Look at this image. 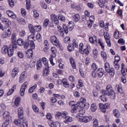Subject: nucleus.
<instances>
[{"instance_id":"obj_1","label":"nucleus","mask_w":127,"mask_h":127,"mask_svg":"<svg viewBox=\"0 0 127 127\" xmlns=\"http://www.w3.org/2000/svg\"><path fill=\"white\" fill-rule=\"evenodd\" d=\"M100 92L102 95L100 96V99L103 102H107L108 101V98L105 97V96H110L112 100L116 99V92L112 89V86L111 85H107L106 90L102 89Z\"/></svg>"},{"instance_id":"obj_2","label":"nucleus","mask_w":127,"mask_h":127,"mask_svg":"<svg viewBox=\"0 0 127 127\" xmlns=\"http://www.w3.org/2000/svg\"><path fill=\"white\" fill-rule=\"evenodd\" d=\"M14 123L16 126L19 127H28V124H27V120L25 118L23 119H16L14 121Z\"/></svg>"},{"instance_id":"obj_3","label":"nucleus","mask_w":127,"mask_h":127,"mask_svg":"<svg viewBox=\"0 0 127 127\" xmlns=\"http://www.w3.org/2000/svg\"><path fill=\"white\" fill-rule=\"evenodd\" d=\"M3 117L4 120H6L3 124L2 125V127H7L9 125V122H10V120L11 119V117L9 116V113L8 112L5 111L3 114Z\"/></svg>"},{"instance_id":"obj_4","label":"nucleus","mask_w":127,"mask_h":127,"mask_svg":"<svg viewBox=\"0 0 127 127\" xmlns=\"http://www.w3.org/2000/svg\"><path fill=\"white\" fill-rule=\"evenodd\" d=\"M29 29L32 35H35V33L41 31V26L37 25L33 27L32 24L29 25Z\"/></svg>"},{"instance_id":"obj_5","label":"nucleus","mask_w":127,"mask_h":127,"mask_svg":"<svg viewBox=\"0 0 127 127\" xmlns=\"http://www.w3.org/2000/svg\"><path fill=\"white\" fill-rule=\"evenodd\" d=\"M76 105L80 108H85L86 106L89 107V104L86 103V99L82 97L80 98L79 101L77 102Z\"/></svg>"},{"instance_id":"obj_6","label":"nucleus","mask_w":127,"mask_h":127,"mask_svg":"<svg viewBox=\"0 0 127 127\" xmlns=\"http://www.w3.org/2000/svg\"><path fill=\"white\" fill-rule=\"evenodd\" d=\"M23 46L24 49H28V48H31V49H34L35 48V45L33 41L31 42H24Z\"/></svg>"},{"instance_id":"obj_7","label":"nucleus","mask_w":127,"mask_h":127,"mask_svg":"<svg viewBox=\"0 0 127 127\" xmlns=\"http://www.w3.org/2000/svg\"><path fill=\"white\" fill-rule=\"evenodd\" d=\"M93 119V117L92 116H79V118H78V121L80 122V123H89V122H91Z\"/></svg>"},{"instance_id":"obj_8","label":"nucleus","mask_w":127,"mask_h":127,"mask_svg":"<svg viewBox=\"0 0 127 127\" xmlns=\"http://www.w3.org/2000/svg\"><path fill=\"white\" fill-rule=\"evenodd\" d=\"M50 41L54 44L57 46V47H60V43L59 42V40L57 39V37L55 36H52L51 37Z\"/></svg>"},{"instance_id":"obj_9","label":"nucleus","mask_w":127,"mask_h":127,"mask_svg":"<svg viewBox=\"0 0 127 127\" xmlns=\"http://www.w3.org/2000/svg\"><path fill=\"white\" fill-rule=\"evenodd\" d=\"M27 85H28V82L26 81L25 83L23 84V85L21 87V89L20 90V95L22 97L24 96V93H25V89L27 88Z\"/></svg>"},{"instance_id":"obj_10","label":"nucleus","mask_w":127,"mask_h":127,"mask_svg":"<svg viewBox=\"0 0 127 127\" xmlns=\"http://www.w3.org/2000/svg\"><path fill=\"white\" fill-rule=\"evenodd\" d=\"M96 74L99 78H102L104 76V74H105L104 69L102 68H98L96 71Z\"/></svg>"},{"instance_id":"obj_11","label":"nucleus","mask_w":127,"mask_h":127,"mask_svg":"<svg viewBox=\"0 0 127 127\" xmlns=\"http://www.w3.org/2000/svg\"><path fill=\"white\" fill-rule=\"evenodd\" d=\"M51 19L52 22H54L56 25L59 24V20L57 19V16L54 14H52L51 15Z\"/></svg>"},{"instance_id":"obj_12","label":"nucleus","mask_w":127,"mask_h":127,"mask_svg":"<svg viewBox=\"0 0 127 127\" xmlns=\"http://www.w3.org/2000/svg\"><path fill=\"white\" fill-rule=\"evenodd\" d=\"M18 118L20 119V120H23L24 119L23 117V109L21 107L18 108Z\"/></svg>"},{"instance_id":"obj_13","label":"nucleus","mask_w":127,"mask_h":127,"mask_svg":"<svg viewBox=\"0 0 127 127\" xmlns=\"http://www.w3.org/2000/svg\"><path fill=\"white\" fill-rule=\"evenodd\" d=\"M19 72V69H18V67L14 68L12 71L11 77H12V78H15V77L17 76Z\"/></svg>"},{"instance_id":"obj_14","label":"nucleus","mask_w":127,"mask_h":127,"mask_svg":"<svg viewBox=\"0 0 127 127\" xmlns=\"http://www.w3.org/2000/svg\"><path fill=\"white\" fill-rule=\"evenodd\" d=\"M10 35H11V32H3L1 34V37L2 39H5V38L9 37Z\"/></svg>"},{"instance_id":"obj_15","label":"nucleus","mask_w":127,"mask_h":127,"mask_svg":"<svg viewBox=\"0 0 127 127\" xmlns=\"http://www.w3.org/2000/svg\"><path fill=\"white\" fill-rule=\"evenodd\" d=\"M27 76V74L26 72H23L19 77V82L20 83H23V81L25 78H26V76Z\"/></svg>"},{"instance_id":"obj_16","label":"nucleus","mask_w":127,"mask_h":127,"mask_svg":"<svg viewBox=\"0 0 127 127\" xmlns=\"http://www.w3.org/2000/svg\"><path fill=\"white\" fill-rule=\"evenodd\" d=\"M50 127H61V124L59 122H51L49 123Z\"/></svg>"},{"instance_id":"obj_17","label":"nucleus","mask_w":127,"mask_h":127,"mask_svg":"<svg viewBox=\"0 0 127 127\" xmlns=\"http://www.w3.org/2000/svg\"><path fill=\"white\" fill-rule=\"evenodd\" d=\"M6 13H7V15H8L10 17H11V18H13V19H15L16 18V15L12 12V11L10 10H7Z\"/></svg>"},{"instance_id":"obj_18","label":"nucleus","mask_w":127,"mask_h":127,"mask_svg":"<svg viewBox=\"0 0 127 127\" xmlns=\"http://www.w3.org/2000/svg\"><path fill=\"white\" fill-rule=\"evenodd\" d=\"M69 62L73 69H76V63L72 57H69Z\"/></svg>"},{"instance_id":"obj_19","label":"nucleus","mask_w":127,"mask_h":127,"mask_svg":"<svg viewBox=\"0 0 127 127\" xmlns=\"http://www.w3.org/2000/svg\"><path fill=\"white\" fill-rule=\"evenodd\" d=\"M62 83H63L64 87H65V88H69V83H68L66 78H63L62 80Z\"/></svg>"},{"instance_id":"obj_20","label":"nucleus","mask_w":127,"mask_h":127,"mask_svg":"<svg viewBox=\"0 0 127 127\" xmlns=\"http://www.w3.org/2000/svg\"><path fill=\"white\" fill-rule=\"evenodd\" d=\"M67 115H66L64 118L65 120L64 121V123H65V124H67V123H71V122H72V121H73V118H72V117H67L66 116Z\"/></svg>"},{"instance_id":"obj_21","label":"nucleus","mask_w":127,"mask_h":127,"mask_svg":"<svg viewBox=\"0 0 127 127\" xmlns=\"http://www.w3.org/2000/svg\"><path fill=\"white\" fill-rule=\"evenodd\" d=\"M89 39L90 43H92V44H94L95 42L97 43V37H96V36H93V37H90Z\"/></svg>"},{"instance_id":"obj_22","label":"nucleus","mask_w":127,"mask_h":127,"mask_svg":"<svg viewBox=\"0 0 127 127\" xmlns=\"http://www.w3.org/2000/svg\"><path fill=\"white\" fill-rule=\"evenodd\" d=\"M9 48L7 47V46H4L2 49L1 52L2 53V54H6L7 53V51H8Z\"/></svg>"},{"instance_id":"obj_23","label":"nucleus","mask_w":127,"mask_h":127,"mask_svg":"<svg viewBox=\"0 0 127 127\" xmlns=\"http://www.w3.org/2000/svg\"><path fill=\"white\" fill-rule=\"evenodd\" d=\"M67 115L66 113L64 112L63 113H61L60 112H57L56 114V118H57L58 119H59L60 117H63V118H64Z\"/></svg>"},{"instance_id":"obj_24","label":"nucleus","mask_w":127,"mask_h":127,"mask_svg":"<svg viewBox=\"0 0 127 127\" xmlns=\"http://www.w3.org/2000/svg\"><path fill=\"white\" fill-rule=\"evenodd\" d=\"M4 29H6L7 32H11V28L9 26L8 22L6 23L4 25Z\"/></svg>"},{"instance_id":"obj_25","label":"nucleus","mask_w":127,"mask_h":127,"mask_svg":"<svg viewBox=\"0 0 127 127\" xmlns=\"http://www.w3.org/2000/svg\"><path fill=\"white\" fill-rule=\"evenodd\" d=\"M17 43L19 46H23L24 44V41L21 38H19L17 40Z\"/></svg>"},{"instance_id":"obj_26","label":"nucleus","mask_w":127,"mask_h":127,"mask_svg":"<svg viewBox=\"0 0 127 127\" xmlns=\"http://www.w3.org/2000/svg\"><path fill=\"white\" fill-rule=\"evenodd\" d=\"M8 56L9 57H11L13 55V49H12L11 48H9L7 52Z\"/></svg>"},{"instance_id":"obj_27","label":"nucleus","mask_w":127,"mask_h":127,"mask_svg":"<svg viewBox=\"0 0 127 127\" xmlns=\"http://www.w3.org/2000/svg\"><path fill=\"white\" fill-rule=\"evenodd\" d=\"M107 73H110L111 77H114L115 76V68L114 67L109 68V72H107Z\"/></svg>"},{"instance_id":"obj_28","label":"nucleus","mask_w":127,"mask_h":127,"mask_svg":"<svg viewBox=\"0 0 127 127\" xmlns=\"http://www.w3.org/2000/svg\"><path fill=\"white\" fill-rule=\"evenodd\" d=\"M99 109L103 112V113H106V107L105 105L102 103L99 104Z\"/></svg>"},{"instance_id":"obj_29","label":"nucleus","mask_w":127,"mask_h":127,"mask_svg":"<svg viewBox=\"0 0 127 127\" xmlns=\"http://www.w3.org/2000/svg\"><path fill=\"white\" fill-rule=\"evenodd\" d=\"M32 49H29L28 50L27 54H30V56H28V58L31 59L32 58L33 56V52L32 51Z\"/></svg>"},{"instance_id":"obj_30","label":"nucleus","mask_w":127,"mask_h":127,"mask_svg":"<svg viewBox=\"0 0 127 127\" xmlns=\"http://www.w3.org/2000/svg\"><path fill=\"white\" fill-rule=\"evenodd\" d=\"M16 88V86H13L12 88H11L8 92L7 94V96H10V95H11L12 93L14 92V90H15Z\"/></svg>"},{"instance_id":"obj_31","label":"nucleus","mask_w":127,"mask_h":127,"mask_svg":"<svg viewBox=\"0 0 127 127\" xmlns=\"http://www.w3.org/2000/svg\"><path fill=\"white\" fill-rule=\"evenodd\" d=\"M80 53H81V54H85V55H88V54L90 53V51H89V50H88V49L86 48L81 50L80 52Z\"/></svg>"},{"instance_id":"obj_32","label":"nucleus","mask_w":127,"mask_h":127,"mask_svg":"<svg viewBox=\"0 0 127 127\" xmlns=\"http://www.w3.org/2000/svg\"><path fill=\"white\" fill-rule=\"evenodd\" d=\"M20 103V97H16L14 102L15 106H16V107H18V106H19Z\"/></svg>"},{"instance_id":"obj_33","label":"nucleus","mask_w":127,"mask_h":127,"mask_svg":"<svg viewBox=\"0 0 127 127\" xmlns=\"http://www.w3.org/2000/svg\"><path fill=\"white\" fill-rule=\"evenodd\" d=\"M17 21L19 23H20V24H22V25L25 24V20L22 18H18Z\"/></svg>"},{"instance_id":"obj_34","label":"nucleus","mask_w":127,"mask_h":127,"mask_svg":"<svg viewBox=\"0 0 127 127\" xmlns=\"http://www.w3.org/2000/svg\"><path fill=\"white\" fill-rule=\"evenodd\" d=\"M67 49L69 52H72V51H73L74 49V48L73 46V44H68L67 46Z\"/></svg>"},{"instance_id":"obj_35","label":"nucleus","mask_w":127,"mask_h":127,"mask_svg":"<svg viewBox=\"0 0 127 127\" xmlns=\"http://www.w3.org/2000/svg\"><path fill=\"white\" fill-rule=\"evenodd\" d=\"M68 27L69 31H72V30L74 28V25L72 21L68 22Z\"/></svg>"},{"instance_id":"obj_36","label":"nucleus","mask_w":127,"mask_h":127,"mask_svg":"<svg viewBox=\"0 0 127 127\" xmlns=\"http://www.w3.org/2000/svg\"><path fill=\"white\" fill-rule=\"evenodd\" d=\"M113 113L115 117H116V118H120V111H119L118 109H116L114 110Z\"/></svg>"},{"instance_id":"obj_37","label":"nucleus","mask_w":127,"mask_h":127,"mask_svg":"<svg viewBox=\"0 0 127 127\" xmlns=\"http://www.w3.org/2000/svg\"><path fill=\"white\" fill-rule=\"evenodd\" d=\"M10 48H11V49H13V50L17 48V44L16 43V42H12L11 47H10Z\"/></svg>"},{"instance_id":"obj_38","label":"nucleus","mask_w":127,"mask_h":127,"mask_svg":"<svg viewBox=\"0 0 127 127\" xmlns=\"http://www.w3.org/2000/svg\"><path fill=\"white\" fill-rule=\"evenodd\" d=\"M64 41L66 44H69L70 42H71V39L70 38V37H66L64 38Z\"/></svg>"},{"instance_id":"obj_39","label":"nucleus","mask_w":127,"mask_h":127,"mask_svg":"<svg viewBox=\"0 0 127 127\" xmlns=\"http://www.w3.org/2000/svg\"><path fill=\"white\" fill-rule=\"evenodd\" d=\"M73 18L75 22H78L80 20V15L78 14H76L73 16Z\"/></svg>"},{"instance_id":"obj_40","label":"nucleus","mask_w":127,"mask_h":127,"mask_svg":"<svg viewBox=\"0 0 127 127\" xmlns=\"http://www.w3.org/2000/svg\"><path fill=\"white\" fill-rule=\"evenodd\" d=\"M37 87V85L36 84H35L33 86H32L31 88H29L28 92L30 93V94H31V93L33 92L34 90H35V88Z\"/></svg>"},{"instance_id":"obj_41","label":"nucleus","mask_w":127,"mask_h":127,"mask_svg":"<svg viewBox=\"0 0 127 127\" xmlns=\"http://www.w3.org/2000/svg\"><path fill=\"white\" fill-rule=\"evenodd\" d=\"M110 64H109V63H106L105 64V69L106 71V72H110Z\"/></svg>"},{"instance_id":"obj_42","label":"nucleus","mask_w":127,"mask_h":127,"mask_svg":"<svg viewBox=\"0 0 127 127\" xmlns=\"http://www.w3.org/2000/svg\"><path fill=\"white\" fill-rule=\"evenodd\" d=\"M42 62H43L44 65L47 67L48 66V61H47V59H46L45 58H43L42 59Z\"/></svg>"},{"instance_id":"obj_43","label":"nucleus","mask_w":127,"mask_h":127,"mask_svg":"<svg viewBox=\"0 0 127 127\" xmlns=\"http://www.w3.org/2000/svg\"><path fill=\"white\" fill-rule=\"evenodd\" d=\"M45 49L46 50L49 49V43H48V40H45L44 42Z\"/></svg>"},{"instance_id":"obj_44","label":"nucleus","mask_w":127,"mask_h":127,"mask_svg":"<svg viewBox=\"0 0 127 127\" xmlns=\"http://www.w3.org/2000/svg\"><path fill=\"white\" fill-rule=\"evenodd\" d=\"M8 3L11 7L14 6V0H8Z\"/></svg>"},{"instance_id":"obj_45","label":"nucleus","mask_w":127,"mask_h":127,"mask_svg":"<svg viewBox=\"0 0 127 127\" xmlns=\"http://www.w3.org/2000/svg\"><path fill=\"white\" fill-rule=\"evenodd\" d=\"M91 69L93 70L94 71H96L97 69H98V66L95 63H93L91 65Z\"/></svg>"},{"instance_id":"obj_46","label":"nucleus","mask_w":127,"mask_h":127,"mask_svg":"<svg viewBox=\"0 0 127 127\" xmlns=\"http://www.w3.org/2000/svg\"><path fill=\"white\" fill-rule=\"evenodd\" d=\"M114 66L116 70H118L120 69V64L118 62H114Z\"/></svg>"},{"instance_id":"obj_47","label":"nucleus","mask_w":127,"mask_h":127,"mask_svg":"<svg viewBox=\"0 0 127 127\" xmlns=\"http://www.w3.org/2000/svg\"><path fill=\"white\" fill-rule=\"evenodd\" d=\"M11 39L14 42H16V35L15 33H13L11 36Z\"/></svg>"},{"instance_id":"obj_48","label":"nucleus","mask_w":127,"mask_h":127,"mask_svg":"<svg viewBox=\"0 0 127 127\" xmlns=\"http://www.w3.org/2000/svg\"><path fill=\"white\" fill-rule=\"evenodd\" d=\"M63 27L65 33L67 34L68 32V27L65 24H63Z\"/></svg>"},{"instance_id":"obj_49","label":"nucleus","mask_w":127,"mask_h":127,"mask_svg":"<svg viewBox=\"0 0 127 127\" xmlns=\"http://www.w3.org/2000/svg\"><path fill=\"white\" fill-rule=\"evenodd\" d=\"M42 67V63L41 62L39 61L37 63V69L38 70L39 69H40Z\"/></svg>"},{"instance_id":"obj_50","label":"nucleus","mask_w":127,"mask_h":127,"mask_svg":"<svg viewBox=\"0 0 127 127\" xmlns=\"http://www.w3.org/2000/svg\"><path fill=\"white\" fill-rule=\"evenodd\" d=\"M27 9L30 8V0H26Z\"/></svg>"},{"instance_id":"obj_51","label":"nucleus","mask_w":127,"mask_h":127,"mask_svg":"<svg viewBox=\"0 0 127 127\" xmlns=\"http://www.w3.org/2000/svg\"><path fill=\"white\" fill-rule=\"evenodd\" d=\"M49 22V19H46L44 22V27H47L48 26V23Z\"/></svg>"},{"instance_id":"obj_52","label":"nucleus","mask_w":127,"mask_h":127,"mask_svg":"<svg viewBox=\"0 0 127 127\" xmlns=\"http://www.w3.org/2000/svg\"><path fill=\"white\" fill-rule=\"evenodd\" d=\"M122 82L125 84V83H127V78H126V75H123L121 77Z\"/></svg>"},{"instance_id":"obj_53","label":"nucleus","mask_w":127,"mask_h":127,"mask_svg":"<svg viewBox=\"0 0 127 127\" xmlns=\"http://www.w3.org/2000/svg\"><path fill=\"white\" fill-rule=\"evenodd\" d=\"M33 110L35 113H38L39 109L36 105H33L32 106Z\"/></svg>"},{"instance_id":"obj_54","label":"nucleus","mask_w":127,"mask_h":127,"mask_svg":"<svg viewBox=\"0 0 127 127\" xmlns=\"http://www.w3.org/2000/svg\"><path fill=\"white\" fill-rule=\"evenodd\" d=\"M0 20H1V21H2V22H3V23L5 22V23H7V22H8V21H9L8 19H7L4 17L0 18Z\"/></svg>"},{"instance_id":"obj_55","label":"nucleus","mask_w":127,"mask_h":127,"mask_svg":"<svg viewBox=\"0 0 127 127\" xmlns=\"http://www.w3.org/2000/svg\"><path fill=\"white\" fill-rule=\"evenodd\" d=\"M41 7H42L43 8H44V9H46L47 8V5L44 2H41Z\"/></svg>"},{"instance_id":"obj_56","label":"nucleus","mask_w":127,"mask_h":127,"mask_svg":"<svg viewBox=\"0 0 127 127\" xmlns=\"http://www.w3.org/2000/svg\"><path fill=\"white\" fill-rule=\"evenodd\" d=\"M58 18L60 20H61V21H65L66 20V18L64 16L60 15L58 17Z\"/></svg>"},{"instance_id":"obj_57","label":"nucleus","mask_w":127,"mask_h":127,"mask_svg":"<svg viewBox=\"0 0 127 127\" xmlns=\"http://www.w3.org/2000/svg\"><path fill=\"white\" fill-rule=\"evenodd\" d=\"M21 13L23 16H25V15H26V12H25V9H24V8H22L21 9Z\"/></svg>"},{"instance_id":"obj_58","label":"nucleus","mask_w":127,"mask_h":127,"mask_svg":"<svg viewBox=\"0 0 127 127\" xmlns=\"http://www.w3.org/2000/svg\"><path fill=\"white\" fill-rule=\"evenodd\" d=\"M101 56H102V57H103V58L104 60H107V54H106V53L102 52H101Z\"/></svg>"},{"instance_id":"obj_59","label":"nucleus","mask_w":127,"mask_h":127,"mask_svg":"<svg viewBox=\"0 0 127 127\" xmlns=\"http://www.w3.org/2000/svg\"><path fill=\"white\" fill-rule=\"evenodd\" d=\"M46 117H47V119L49 121H51V120H52V115H51V114L48 113L47 114Z\"/></svg>"},{"instance_id":"obj_60","label":"nucleus","mask_w":127,"mask_h":127,"mask_svg":"<svg viewBox=\"0 0 127 127\" xmlns=\"http://www.w3.org/2000/svg\"><path fill=\"white\" fill-rule=\"evenodd\" d=\"M25 31L24 30L21 31L20 32V36H21V37H24V36H25Z\"/></svg>"},{"instance_id":"obj_61","label":"nucleus","mask_w":127,"mask_h":127,"mask_svg":"<svg viewBox=\"0 0 127 127\" xmlns=\"http://www.w3.org/2000/svg\"><path fill=\"white\" fill-rule=\"evenodd\" d=\"M114 36L116 39H119V32L116 31L114 33Z\"/></svg>"},{"instance_id":"obj_62","label":"nucleus","mask_w":127,"mask_h":127,"mask_svg":"<svg viewBox=\"0 0 127 127\" xmlns=\"http://www.w3.org/2000/svg\"><path fill=\"white\" fill-rule=\"evenodd\" d=\"M47 68H46L44 69L43 72L44 74H49V69H48V66H47Z\"/></svg>"},{"instance_id":"obj_63","label":"nucleus","mask_w":127,"mask_h":127,"mask_svg":"<svg viewBox=\"0 0 127 127\" xmlns=\"http://www.w3.org/2000/svg\"><path fill=\"white\" fill-rule=\"evenodd\" d=\"M51 51L53 54H55L56 52H57V50H56V48L54 47H52L51 48Z\"/></svg>"},{"instance_id":"obj_64","label":"nucleus","mask_w":127,"mask_h":127,"mask_svg":"<svg viewBox=\"0 0 127 127\" xmlns=\"http://www.w3.org/2000/svg\"><path fill=\"white\" fill-rule=\"evenodd\" d=\"M69 81H70V82H74V81H75V77H74V76H73L72 75H70L69 78H68Z\"/></svg>"}]
</instances>
